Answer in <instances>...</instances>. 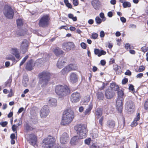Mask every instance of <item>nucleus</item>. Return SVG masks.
I'll return each instance as SVG.
<instances>
[{
    "label": "nucleus",
    "instance_id": "f257e3e1",
    "mask_svg": "<svg viewBox=\"0 0 148 148\" xmlns=\"http://www.w3.org/2000/svg\"><path fill=\"white\" fill-rule=\"evenodd\" d=\"M86 128V125L82 124L77 125L75 127V129L77 131L79 136H75L72 138L70 141L71 145H75L78 141L79 139L86 137L87 132Z\"/></svg>",
    "mask_w": 148,
    "mask_h": 148
},
{
    "label": "nucleus",
    "instance_id": "f03ea898",
    "mask_svg": "<svg viewBox=\"0 0 148 148\" xmlns=\"http://www.w3.org/2000/svg\"><path fill=\"white\" fill-rule=\"evenodd\" d=\"M74 116L73 111L71 108H67L63 112L61 124L63 125L69 124L72 121Z\"/></svg>",
    "mask_w": 148,
    "mask_h": 148
},
{
    "label": "nucleus",
    "instance_id": "7ed1b4c3",
    "mask_svg": "<svg viewBox=\"0 0 148 148\" xmlns=\"http://www.w3.org/2000/svg\"><path fill=\"white\" fill-rule=\"evenodd\" d=\"M55 92L59 96V98L62 99L69 93L70 91L66 86L59 85L56 87Z\"/></svg>",
    "mask_w": 148,
    "mask_h": 148
},
{
    "label": "nucleus",
    "instance_id": "20e7f679",
    "mask_svg": "<svg viewBox=\"0 0 148 148\" xmlns=\"http://www.w3.org/2000/svg\"><path fill=\"white\" fill-rule=\"evenodd\" d=\"M50 74L47 71H43L39 75V83L42 87L45 86L50 80Z\"/></svg>",
    "mask_w": 148,
    "mask_h": 148
},
{
    "label": "nucleus",
    "instance_id": "39448f33",
    "mask_svg": "<svg viewBox=\"0 0 148 148\" xmlns=\"http://www.w3.org/2000/svg\"><path fill=\"white\" fill-rule=\"evenodd\" d=\"M55 139L51 136H49L43 140L42 145L44 148H51L54 144Z\"/></svg>",
    "mask_w": 148,
    "mask_h": 148
},
{
    "label": "nucleus",
    "instance_id": "423d86ee",
    "mask_svg": "<svg viewBox=\"0 0 148 148\" xmlns=\"http://www.w3.org/2000/svg\"><path fill=\"white\" fill-rule=\"evenodd\" d=\"M50 18L48 15H44L42 16L39 23V25L40 26L45 27L48 25L49 23Z\"/></svg>",
    "mask_w": 148,
    "mask_h": 148
},
{
    "label": "nucleus",
    "instance_id": "0eeeda50",
    "mask_svg": "<svg viewBox=\"0 0 148 148\" xmlns=\"http://www.w3.org/2000/svg\"><path fill=\"white\" fill-rule=\"evenodd\" d=\"M3 13L5 16L8 18H12L14 15V12L10 6L5 7L3 10Z\"/></svg>",
    "mask_w": 148,
    "mask_h": 148
},
{
    "label": "nucleus",
    "instance_id": "6e6552de",
    "mask_svg": "<svg viewBox=\"0 0 148 148\" xmlns=\"http://www.w3.org/2000/svg\"><path fill=\"white\" fill-rule=\"evenodd\" d=\"M62 49L64 51H68L73 50L75 48V46L74 44L71 42H64L62 45Z\"/></svg>",
    "mask_w": 148,
    "mask_h": 148
},
{
    "label": "nucleus",
    "instance_id": "1a4fd4ad",
    "mask_svg": "<svg viewBox=\"0 0 148 148\" xmlns=\"http://www.w3.org/2000/svg\"><path fill=\"white\" fill-rule=\"evenodd\" d=\"M135 106L131 101H127L125 104V109L129 113H132L135 111Z\"/></svg>",
    "mask_w": 148,
    "mask_h": 148
},
{
    "label": "nucleus",
    "instance_id": "9d476101",
    "mask_svg": "<svg viewBox=\"0 0 148 148\" xmlns=\"http://www.w3.org/2000/svg\"><path fill=\"white\" fill-rule=\"evenodd\" d=\"M77 69V67L75 66L73 64H70L66 66L61 71V73L63 75H65L72 70H75Z\"/></svg>",
    "mask_w": 148,
    "mask_h": 148
},
{
    "label": "nucleus",
    "instance_id": "9b49d317",
    "mask_svg": "<svg viewBox=\"0 0 148 148\" xmlns=\"http://www.w3.org/2000/svg\"><path fill=\"white\" fill-rule=\"evenodd\" d=\"M29 43L28 41L26 40H24L22 42L20 47V50L21 52L22 53H24L27 51Z\"/></svg>",
    "mask_w": 148,
    "mask_h": 148
},
{
    "label": "nucleus",
    "instance_id": "f8f14e48",
    "mask_svg": "<svg viewBox=\"0 0 148 148\" xmlns=\"http://www.w3.org/2000/svg\"><path fill=\"white\" fill-rule=\"evenodd\" d=\"M81 98V96L79 93L75 92L73 93L71 95V101L73 103H76L79 101Z\"/></svg>",
    "mask_w": 148,
    "mask_h": 148
},
{
    "label": "nucleus",
    "instance_id": "ddd939ff",
    "mask_svg": "<svg viewBox=\"0 0 148 148\" xmlns=\"http://www.w3.org/2000/svg\"><path fill=\"white\" fill-rule=\"evenodd\" d=\"M27 139L29 143L34 146L36 145L37 138L36 136L33 134H31L27 136Z\"/></svg>",
    "mask_w": 148,
    "mask_h": 148
},
{
    "label": "nucleus",
    "instance_id": "4468645a",
    "mask_svg": "<svg viewBox=\"0 0 148 148\" xmlns=\"http://www.w3.org/2000/svg\"><path fill=\"white\" fill-rule=\"evenodd\" d=\"M123 98H118L116 102V105L117 109L118 111L120 112H121L123 108Z\"/></svg>",
    "mask_w": 148,
    "mask_h": 148
},
{
    "label": "nucleus",
    "instance_id": "2eb2a0df",
    "mask_svg": "<svg viewBox=\"0 0 148 148\" xmlns=\"http://www.w3.org/2000/svg\"><path fill=\"white\" fill-rule=\"evenodd\" d=\"M49 112L47 106H45L40 110V115L41 117H45L48 114Z\"/></svg>",
    "mask_w": 148,
    "mask_h": 148
},
{
    "label": "nucleus",
    "instance_id": "dca6fc26",
    "mask_svg": "<svg viewBox=\"0 0 148 148\" xmlns=\"http://www.w3.org/2000/svg\"><path fill=\"white\" fill-rule=\"evenodd\" d=\"M69 138L67 134L66 133L63 134L60 138V142L62 144H65L68 141Z\"/></svg>",
    "mask_w": 148,
    "mask_h": 148
},
{
    "label": "nucleus",
    "instance_id": "f3484780",
    "mask_svg": "<svg viewBox=\"0 0 148 148\" xmlns=\"http://www.w3.org/2000/svg\"><path fill=\"white\" fill-rule=\"evenodd\" d=\"M66 63V60L63 57H61L59 58L57 64L58 67L61 69L63 67V66Z\"/></svg>",
    "mask_w": 148,
    "mask_h": 148
},
{
    "label": "nucleus",
    "instance_id": "a211bd4d",
    "mask_svg": "<svg viewBox=\"0 0 148 148\" xmlns=\"http://www.w3.org/2000/svg\"><path fill=\"white\" fill-rule=\"evenodd\" d=\"M48 103L50 106L55 107L57 104V100L54 98H50L48 100Z\"/></svg>",
    "mask_w": 148,
    "mask_h": 148
},
{
    "label": "nucleus",
    "instance_id": "6ab92c4d",
    "mask_svg": "<svg viewBox=\"0 0 148 148\" xmlns=\"http://www.w3.org/2000/svg\"><path fill=\"white\" fill-rule=\"evenodd\" d=\"M91 4L94 8L96 10H98L100 7V2L99 0H92Z\"/></svg>",
    "mask_w": 148,
    "mask_h": 148
},
{
    "label": "nucleus",
    "instance_id": "aec40b11",
    "mask_svg": "<svg viewBox=\"0 0 148 148\" xmlns=\"http://www.w3.org/2000/svg\"><path fill=\"white\" fill-rule=\"evenodd\" d=\"M114 94L112 92V90L109 89H107L105 93V95L107 99H110L112 98Z\"/></svg>",
    "mask_w": 148,
    "mask_h": 148
},
{
    "label": "nucleus",
    "instance_id": "412c9836",
    "mask_svg": "<svg viewBox=\"0 0 148 148\" xmlns=\"http://www.w3.org/2000/svg\"><path fill=\"white\" fill-rule=\"evenodd\" d=\"M34 64L31 60L29 61L27 63L26 66V69L28 70L31 71L33 69Z\"/></svg>",
    "mask_w": 148,
    "mask_h": 148
},
{
    "label": "nucleus",
    "instance_id": "4be33fe9",
    "mask_svg": "<svg viewBox=\"0 0 148 148\" xmlns=\"http://www.w3.org/2000/svg\"><path fill=\"white\" fill-rule=\"evenodd\" d=\"M11 53L15 56L16 58L19 59L20 58V54L18 49L16 48H12L11 50Z\"/></svg>",
    "mask_w": 148,
    "mask_h": 148
},
{
    "label": "nucleus",
    "instance_id": "5701e85b",
    "mask_svg": "<svg viewBox=\"0 0 148 148\" xmlns=\"http://www.w3.org/2000/svg\"><path fill=\"white\" fill-rule=\"evenodd\" d=\"M70 80L72 83L76 82L78 80V77L77 75L74 73H72L70 76Z\"/></svg>",
    "mask_w": 148,
    "mask_h": 148
},
{
    "label": "nucleus",
    "instance_id": "b1692460",
    "mask_svg": "<svg viewBox=\"0 0 148 148\" xmlns=\"http://www.w3.org/2000/svg\"><path fill=\"white\" fill-rule=\"evenodd\" d=\"M94 51L95 54L97 55L99 57L101 56L102 55H105L106 53V52L103 50H100L97 49H95Z\"/></svg>",
    "mask_w": 148,
    "mask_h": 148
},
{
    "label": "nucleus",
    "instance_id": "393cba45",
    "mask_svg": "<svg viewBox=\"0 0 148 148\" xmlns=\"http://www.w3.org/2000/svg\"><path fill=\"white\" fill-rule=\"evenodd\" d=\"M140 119V114L138 113L136 117L134 118V120L131 124L132 127H135L138 124L137 121Z\"/></svg>",
    "mask_w": 148,
    "mask_h": 148
},
{
    "label": "nucleus",
    "instance_id": "a878e982",
    "mask_svg": "<svg viewBox=\"0 0 148 148\" xmlns=\"http://www.w3.org/2000/svg\"><path fill=\"white\" fill-rule=\"evenodd\" d=\"M115 125V122L113 120H109L107 122V126L110 128L113 129Z\"/></svg>",
    "mask_w": 148,
    "mask_h": 148
},
{
    "label": "nucleus",
    "instance_id": "bb28decb",
    "mask_svg": "<svg viewBox=\"0 0 148 148\" xmlns=\"http://www.w3.org/2000/svg\"><path fill=\"white\" fill-rule=\"evenodd\" d=\"M54 52L55 54L57 56H59L64 53V52L60 48L57 47L54 50Z\"/></svg>",
    "mask_w": 148,
    "mask_h": 148
},
{
    "label": "nucleus",
    "instance_id": "cd10ccee",
    "mask_svg": "<svg viewBox=\"0 0 148 148\" xmlns=\"http://www.w3.org/2000/svg\"><path fill=\"white\" fill-rule=\"evenodd\" d=\"M110 87L112 90L118 91L119 89V86L115 83H111Z\"/></svg>",
    "mask_w": 148,
    "mask_h": 148
},
{
    "label": "nucleus",
    "instance_id": "c85d7f7f",
    "mask_svg": "<svg viewBox=\"0 0 148 148\" xmlns=\"http://www.w3.org/2000/svg\"><path fill=\"white\" fill-rule=\"evenodd\" d=\"M102 114V110L100 109H98L96 111L95 114L96 117L97 119H99L100 117Z\"/></svg>",
    "mask_w": 148,
    "mask_h": 148
},
{
    "label": "nucleus",
    "instance_id": "c756f323",
    "mask_svg": "<svg viewBox=\"0 0 148 148\" xmlns=\"http://www.w3.org/2000/svg\"><path fill=\"white\" fill-rule=\"evenodd\" d=\"M6 58L7 60H11L13 62V64H15L17 62H15L16 60L15 58L11 55H7L6 57Z\"/></svg>",
    "mask_w": 148,
    "mask_h": 148
},
{
    "label": "nucleus",
    "instance_id": "7c9ffc66",
    "mask_svg": "<svg viewBox=\"0 0 148 148\" xmlns=\"http://www.w3.org/2000/svg\"><path fill=\"white\" fill-rule=\"evenodd\" d=\"M114 69L115 71L116 74H120L122 72L121 67L119 66L115 65L114 66Z\"/></svg>",
    "mask_w": 148,
    "mask_h": 148
},
{
    "label": "nucleus",
    "instance_id": "2f4dec72",
    "mask_svg": "<svg viewBox=\"0 0 148 148\" xmlns=\"http://www.w3.org/2000/svg\"><path fill=\"white\" fill-rule=\"evenodd\" d=\"M28 82V78L27 77H24L22 81V83L24 86H27Z\"/></svg>",
    "mask_w": 148,
    "mask_h": 148
},
{
    "label": "nucleus",
    "instance_id": "473e14b6",
    "mask_svg": "<svg viewBox=\"0 0 148 148\" xmlns=\"http://www.w3.org/2000/svg\"><path fill=\"white\" fill-rule=\"evenodd\" d=\"M92 108V106L89 105L88 108L84 112V114L85 115H89L90 113Z\"/></svg>",
    "mask_w": 148,
    "mask_h": 148
},
{
    "label": "nucleus",
    "instance_id": "72a5a7b5",
    "mask_svg": "<svg viewBox=\"0 0 148 148\" xmlns=\"http://www.w3.org/2000/svg\"><path fill=\"white\" fill-rule=\"evenodd\" d=\"M123 6L124 8H130L131 6V4L129 2L125 1L123 3Z\"/></svg>",
    "mask_w": 148,
    "mask_h": 148
},
{
    "label": "nucleus",
    "instance_id": "f704fd0d",
    "mask_svg": "<svg viewBox=\"0 0 148 148\" xmlns=\"http://www.w3.org/2000/svg\"><path fill=\"white\" fill-rule=\"evenodd\" d=\"M97 97L99 100H102L103 98V95L101 92H98L97 94Z\"/></svg>",
    "mask_w": 148,
    "mask_h": 148
},
{
    "label": "nucleus",
    "instance_id": "c9c22d12",
    "mask_svg": "<svg viewBox=\"0 0 148 148\" xmlns=\"http://www.w3.org/2000/svg\"><path fill=\"white\" fill-rule=\"evenodd\" d=\"M118 98H123L124 96V93L123 91L122 90L119 91L118 92Z\"/></svg>",
    "mask_w": 148,
    "mask_h": 148
},
{
    "label": "nucleus",
    "instance_id": "e433bc0d",
    "mask_svg": "<svg viewBox=\"0 0 148 148\" xmlns=\"http://www.w3.org/2000/svg\"><path fill=\"white\" fill-rule=\"evenodd\" d=\"M95 21L96 23L98 24H100L102 22V20L99 16H97L95 18Z\"/></svg>",
    "mask_w": 148,
    "mask_h": 148
},
{
    "label": "nucleus",
    "instance_id": "4c0bfd02",
    "mask_svg": "<svg viewBox=\"0 0 148 148\" xmlns=\"http://www.w3.org/2000/svg\"><path fill=\"white\" fill-rule=\"evenodd\" d=\"M16 22L18 26H20L23 25V23L22 20L20 19L17 20Z\"/></svg>",
    "mask_w": 148,
    "mask_h": 148
},
{
    "label": "nucleus",
    "instance_id": "58836bf2",
    "mask_svg": "<svg viewBox=\"0 0 148 148\" xmlns=\"http://www.w3.org/2000/svg\"><path fill=\"white\" fill-rule=\"evenodd\" d=\"M28 56H26L23 59L22 61L21 62L20 64V66H22L25 62L26 61L28 58Z\"/></svg>",
    "mask_w": 148,
    "mask_h": 148
},
{
    "label": "nucleus",
    "instance_id": "ea45409f",
    "mask_svg": "<svg viewBox=\"0 0 148 148\" xmlns=\"http://www.w3.org/2000/svg\"><path fill=\"white\" fill-rule=\"evenodd\" d=\"M145 69V67L143 66H141L139 67L137 72H141L143 71Z\"/></svg>",
    "mask_w": 148,
    "mask_h": 148
},
{
    "label": "nucleus",
    "instance_id": "a19ab883",
    "mask_svg": "<svg viewBox=\"0 0 148 148\" xmlns=\"http://www.w3.org/2000/svg\"><path fill=\"white\" fill-rule=\"evenodd\" d=\"M90 148H100L97 145V144L93 143L90 146Z\"/></svg>",
    "mask_w": 148,
    "mask_h": 148
},
{
    "label": "nucleus",
    "instance_id": "79ce46f5",
    "mask_svg": "<svg viewBox=\"0 0 148 148\" xmlns=\"http://www.w3.org/2000/svg\"><path fill=\"white\" fill-rule=\"evenodd\" d=\"M100 17L103 19L104 21L106 20V18L105 17L104 14L103 12L99 14Z\"/></svg>",
    "mask_w": 148,
    "mask_h": 148
},
{
    "label": "nucleus",
    "instance_id": "37998d69",
    "mask_svg": "<svg viewBox=\"0 0 148 148\" xmlns=\"http://www.w3.org/2000/svg\"><path fill=\"white\" fill-rule=\"evenodd\" d=\"M103 119L104 117L103 116H102L100 119L99 120V123L101 126H102L103 125Z\"/></svg>",
    "mask_w": 148,
    "mask_h": 148
},
{
    "label": "nucleus",
    "instance_id": "c03bdc74",
    "mask_svg": "<svg viewBox=\"0 0 148 148\" xmlns=\"http://www.w3.org/2000/svg\"><path fill=\"white\" fill-rule=\"evenodd\" d=\"M8 124V122L7 121L1 122L0 123V125L2 127H5Z\"/></svg>",
    "mask_w": 148,
    "mask_h": 148
},
{
    "label": "nucleus",
    "instance_id": "a18cd8bd",
    "mask_svg": "<svg viewBox=\"0 0 148 148\" xmlns=\"http://www.w3.org/2000/svg\"><path fill=\"white\" fill-rule=\"evenodd\" d=\"M91 138H89L88 139L85 140V143L86 144L88 145L89 144Z\"/></svg>",
    "mask_w": 148,
    "mask_h": 148
},
{
    "label": "nucleus",
    "instance_id": "49530a36",
    "mask_svg": "<svg viewBox=\"0 0 148 148\" xmlns=\"http://www.w3.org/2000/svg\"><path fill=\"white\" fill-rule=\"evenodd\" d=\"M17 127V126L15 125H12V130L14 132L16 131V133H17V132L16 131V129Z\"/></svg>",
    "mask_w": 148,
    "mask_h": 148
},
{
    "label": "nucleus",
    "instance_id": "de8ad7c7",
    "mask_svg": "<svg viewBox=\"0 0 148 148\" xmlns=\"http://www.w3.org/2000/svg\"><path fill=\"white\" fill-rule=\"evenodd\" d=\"M80 45L82 47L83 49H86V44L84 42H82L80 44Z\"/></svg>",
    "mask_w": 148,
    "mask_h": 148
},
{
    "label": "nucleus",
    "instance_id": "09e8293b",
    "mask_svg": "<svg viewBox=\"0 0 148 148\" xmlns=\"http://www.w3.org/2000/svg\"><path fill=\"white\" fill-rule=\"evenodd\" d=\"M128 81V79L127 78H125L122 80V83L123 84H125L127 83Z\"/></svg>",
    "mask_w": 148,
    "mask_h": 148
},
{
    "label": "nucleus",
    "instance_id": "8fccbe9b",
    "mask_svg": "<svg viewBox=\"0 0 148 148\" xmlns=\"http://www.w3.org/2000/svg\"><path fill=\"white\" fill-rule=\"evenodd\" d=\"M78 0H73V3L75 6H76L78 5Z\"/></svg>",
    "mask_w": 148,
    "mask_h": 148
},
{
    "label": "nucleus",
    "instance_id": "3c124183",
    "mask_svg": "<svg viewBox=\"0 0 148 148\" xmlns=\"http://www.w3.org/2000/svg\"><path fill=\"white\" fill-rule=\"evenodd\" d=\"M98 34L96 33L92 34V37L94 39H96L98 37Z\"/></svg>",
    "mask_w": 148,
    "mask_h": 148
},
{
    "label": "nucleus",
    "instance_id": "603ef678",
    "mask_svg": "<svg viewBox=\"0 0 148 148\" xmlns=\"http://www.w3.org/2000/svg\"><path fill=\"white\" fill-rule=\"evenodd\" d=\"M145 108L146 110H148V99L145 102Z\"/></svg>",
    "mask_w": 148,
    "mask_h": 148
},
{
    "label": "nucleus",
    "instance_id": "864d4df0",
    "mask_svg": "<svg viewBox=\"0 0 148 148\" xmlns=\"http://www.w3.org/2000/svg\"><path fill=\"white\" fill-rule=\"evenodd\" d=\"M125 48L126 49H131L130 45L128 43H127L125 44Z\"/></svg>",
    "mask_w": 148,
    "mask_h": 148
},
{
    "label": "nucleus",
    "instance_id": "5fc2aeb1",
    "mask_svg": "<svg viewBox=\"0 0 148 148\" xmlns=\"http://www.w3.org/2000/svg\"><path fill=\"white\" fill-rule=\"evenodd\" d=\"M129 88L130 90H132V91H133L134 90V86L132 84H130L129 85Z\"/></svg>",
    "mask_w": 148,
    "mask_h": 148
},
{
    "label": "nucleus",
    "instance_id": "6e6d98bb",
    "mask_svg": "<svg viewBox=\"0 0 148 148\" xmlns=\"http://www.w3.org/2000/svg\"><path fill=\"white\" fill-rule=\"evenodd\" d=\"M92 136L93 138H95L97 137L98 135L97 133H93L92 134Z\"/></svg>",
    "mask_w": 148,
    "mask_h": 148
},
{
    "label": "nucleus",
    "instance_id": "4d7b16f0",
    "mask_svg": "<svg viewBox=\"0 0 148 148\" xmlns=\"http://www.w3.org/2000/svg\"><path fill=\"white\" fill-rule=\"evenodd\" d=\"M143 73H140L137 75L136 77L137 78H140L143 76Z\"/></svg>",
    "mask_w": 148,
    "mask_h": 148
},
{
    "label": "nucleus",
    "instance_id": "13d9d810",
    "mask_svg": "<svg viewBox=\"0 0 148 148\" xmlns=\"http://www.w3.org/2000/svg\"><path fill=\"white\" fill-rule=\"evenodd\" d=\"M125 74L126 75H131V73L130 70H128L125 72Z\"/></svg>",
    "mask_w": 148,
    "mask_h": 148
},
{
    "label": "nucleus",
    "instance_id": "bf43d9fd",
    "mask_svg": "<svg viewBox=\"0 0 148 148\" xmlns=\"http://www.w3.org/2000/svg\"><path fill=\"white\" fill-rule=\"evenodd\" d=\"M105 33L103 31H101L100 32V36L101 38H103L104 36Z\"/></svg>",
    "mask_w": 148,
    "mask_h": 148
},
{
    "label": "nucleus",
    "instance_id": "052dcab7",
    "mask_svg": "<svg viewBox=\"0 0 148 148\" xmlns=\"http://www.w3.org/2000/svg\"><path fill=\"white\" fill-rule=\"evenodd\" d=\"M120 20L123 23H125L126 21L125 18L123 17L120 18Z\"/></svg>",
    "mask_w": 148,
    "mask_h": 148
},
{
    "label": "nucleus",
    "instance_id": "680f3d73",
    "mask_svg": "<svg viewBox=\"0 0 148 148\" xmlns=\"http://www.w3.org/2000/svg\"><path fill=\"white\" fill-rule=\"evenodd\" d=\"M141 49L142 51L144 52H145L147 51V50L146 49L145 47H142L141 48Z\"/></svg>",
    "mask_w": 148,
    "mask_h": 148
},
{
    "label": "nucleus",
    "instance_id": "e2e57ef3",
    "mask_svg": "<svg viewBox=\"0 0 148 148\" xmlns=\"http://www.w3.org/2000/svg\"><path fill=\"white\" fill-rule=\"evenodd\" d=\"M24 110V108H20L18 111V113L19 114L21 112Z\"/></svg>",
    "mask_w": 148,
    "mask_h": 148
},
{
    "label": "nucleus",
    "instance_id": "0e129e2a",
    "mask_svg": "<svg viewBox=\"0 0 148 148\" xmlns=\"http://www.w3.org/2000/svg\"><path fill=\"white\" fill-rule=\"evenodd\" d=\"M108 16L110 17H111L113 15L112 13L111 12H109L108 13Z\"/></svg>",
    "mask_w": 148,
    "mask_h": 148
},
{
    "label": "nucleus",
    "instance_id": "69168bd1",
    "mask_svg": "<svg viewBox=\"0 0 148 148\" xmlns=\"http://www.w3.org/2000/svg\"><path fill=\"white\" fill-rule=\"evenodd\" d=\"M110 3L112 5H114L116 3V0H111L110 1Z\"/></svg>",
    "mask_w": 148,
    "mask_h": 148
},
{
    "label": "nucleus",
    "instance_id": "338daca9",
    "mask_svg": "<svg viewBox=\"0 0 148 148\" xmlns=\"http://www.w3.org/2000/svg\"><path fill=\"white\" fill-rule=\"evenodd\" d=\"M10 138L11 139H14L15 138V134H12L11 135Z\"/></svg>",
    "mask_w": 148,
    "mask_h": 148
},
{
    "label": "nucleus",
    "instance_id": "774afa93",
    "mask_svg": "<svg viewBox=\"0 0 148 148\" xmlns=\"http://www.w3.org/2000/svg\"><path fill=\"white\" fill-rule=\"evenodd\" d=\"M101 65L104 66L106 64V62L104 60H102L101 61Z\"/></svg>",
    "mask_w": 148,
    "mask_h": 148
}]
</instances>
